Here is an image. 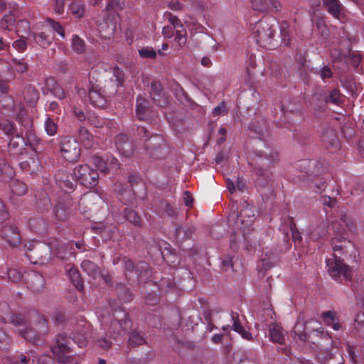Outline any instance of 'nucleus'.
<instances>
[{
    "instance_id": "1a4fd4ad",
    "label": "nucleus",
    "mask_w": 364,
    "mask_h": 364,
    "mask_svg": "<svg viewBox=\"0 0 364 364\" xmlns=\"http://www.w3.org/2000/svg\"><path fill=\"white\" fill-rule=\"evenodd\" d=\"M60 151L62 157L67 161L74 163L80 157L81 149L78 141L70 136L61 138L60 141Z\"/></svg>"
},
{
    "instance_id": "37998d69",
    "label": "nucleus",
    "mask_w": 364,
    "mask_h": 364,
    "mask_svg": "<svg viewBox=\"0 0 364 364\" xmlns=\"http://www.w3.org/2000/svg\"><path fill=\"white\" fill-rule=\"evenodd\" d=\"M88 333V327H85L82 330V333H73L72 336L68 337V339L72 338L80 347H84L87 343V334Z\"/></svg>"
},
{
    "instance_id": "774afa93",
    "label": "nucleus",
    "mask_w": 364,
    "mask_h": 364,
    "mask_svg": "<svg viewBox=\"0 0 364 364\" xmlns=\"http://www.w3.org/2000/svg\"><path fill=\"white\" fill-rule=\"evenodd\" d=\"M12 62L17 72L23 73L28 70V64L23 60L13 58Z\"/></svg>"
},
{
    "instance_id": "a19ab883",
    "label": "nucleus",
    "mask_w": 364,
    "mask_h": 364,
    "mask_svg": "<svg viewBox=\"0 0 364 364\" xmlns=\"http://www.w3.org/2000/svg\"><path fill=\"white\" fill-rule=\"evenodd\" d=\"M118 299L124 303L129 302L132 299V294L129 289L122 284H118L116 288Z\"/></svg>"
},
{
    "instance_id": "4468645a",
    "label": "nucleus",
    "mask_w": 364,
    "mask_h": 364,
    "mask_svg": "<svg viewBox=\"0 0 364 364\" xmlns=\"http://www.w3.org/2000/svg\"><path fill=\"white\" fill-rule=\"evenodd\" d=\"M0 235L11 247H16L21 241L19 230L13 224L4 225L0 230Z\"/></svg>"
},
{
    "instance_id": "4be33fe9",
    "label": "nucleus",
    "mask_w": 364,
    "mask_h": 364,
    "mask_svg": "<svg viewBox=\"0 0 364 364\" xmlns=\"http://www.w3.org/2000/svg\"><path fill=\"white\" fill-rule=\"evenodd\" d=\"M323 7L334 18L341 20L343 17V6L339 0H322Z\"/></svg>"
},
{
    "instance_id": "58836bf2",
    "label": "nucleus",
    "mask_w": 364,
    "mask_h": 364,
    "mask_svg": "<svg viewBox=\"0 0 364 364\" xmlns=\"http://www.w3.org/2000/svg\"><path fill=\"white\" fill-rule=\"evenodd\" d=\"M36 207L41 212L48 211L50 208V199L46 192H41L36 198Z\"/></svg>"
},
{
    "instance_id": "20e7f679",
    "label": "nucleus",
    "mask_w": 364,
    "mask_h": 364,
    "mask_svg": "<svg viewBox=\"0 0 364 364\" xmlns=\"http://www.w3.org/2000/svg\"><path fill=\"white\" fill-rule=\"evenodd\" d=\"M278 23L274 18H264L257 21L252 28L256 41L262 47L274 46V36L278 30Z\"/></svg>"
},
{
    "instance_id": "680f3d73",
    "label": "nucleus",
    "mask_w": 364,
    "mask_h": 364,
    "mask_svg": "<svg viewBox=\"0 0 364 364\" xmlns=\"http://www.w3.org/2000/svg\"><path fill=\"white\" fill-rule=\"evenodd\" d=\"M125 6L124 0H109V2L106 6V10L115 9L117 11H122Z\"/></svg>"
},
{
    "instance_id": "2eb2a0df",
    "label": "nucleus",
    "mask_w": 364,
    "mask_h": 364,
    "mask_svg": "<svg viewBox=\"0 0 364 364\" xmlns=\"http://www.w3.org/2000/svg\"><path fill=\"white\" fill-rule=\"evenodd\" d=\"M321 137L326 149H331V151L339 149L340 141L336 131L332 127L328 126L323 127Z\"/></svg>"
},
{
    "instance_id": "0eeeda50",
    "label": "nucleus",
    "mask_w": 364,
    "mask_h": 364,
    "mask_svg": "<svg viewBox=\"0 0 364 364\" xmlns=\"http://www.w3.org/2000/svg\"><path fill=\"white\" fill-rule=\"evenodd\" d=\"M69 339L65 334L60 333L56 336L55 344L51 346V351L55 355L56 361L60 364H68L73 360L70 354L71 350L68 346Z\"/></svg>"
},
{
    "instance_id": "473e14b6",
    "label": "nucleus",
    "mask_w": 364,
    "mask_h": 364,
    "mask_svg": "<svg viewBox=\"0 0 364 364\" xmlns=\"http://www.w3.org/2000/svg\"><path fill=\"white\" fill-rule=\"evenodd\" d=\"M69 10L76 18H81L85 14V4L82 0H71Z\"/></svg>"
},
{
    "instance_id": "e2e57ef3",
    "label": "nucleus",
    "mask_w": 364,
    "mask_h": 364,
    "mask_svg": "<svg viewBox=\"0 0 364 364\" xmlns=\"http://www.w3.org/2000/svg\"><path fill=\"white\" fill-rule=\"evenodd\" d=\"M232 328L237 333H238L241 336L247 340L251 341L252 340V333L246 330L242 325H232Z\"/></svg>"
},
{
    "instance_id": "338daca9",
    "label": "nucleus",
    "mask_w": 364,
    "mask_h": 364,
    "mask_svg": "<svg viewBox=\"0 0 364 364\" xmlns=\"http://www.w3.org/2000/svg\"><path fill=\"white\" fill-rule=\"evenodd\" d=\"M10 343V338L4 331L0 328V348L2 350L8 349Z\"/></svg>"
},
{
    "instance_id": "4d7b16f0",
    "label": "nucleus",
    "mask_w": 364,
    "mask_h": 364,
    "mask_svg": "<svg viewBox=\"0 0 364 364\" xmlns=\"http://www.w3.org/2000/svg\"><path fill=\"white\" fill-rule=\"evenodd\" d=\"M340 220L350 232H355L356 231L355 223L352 218L348 217L346 214L341 215Z\"/></svg>"
},
{
    "instance_id": "5fc2aeb1",
    "label": "nucleus",
    "mask_w": 364,
    "mask_h": 364,
    "mask_svg": "<svg viewBox=\"0 0 364 364\" xmlns=\"http://www.w3.org/2000/svg\"><path fill=\"white\" fill-rule=\"evenodd\" d=\"M326 180L324 178L314 176L311 178L312 186L316 188V192H321V191H324L326 188Z\"/></svg>"
},
{
    "instance_id": "6e6552de",
    "label": "nucleus",
    "mask_w": 364,
    "mask_h": 364,
    "mask_svg": "<svg viewBox=\"0 0 364 364\" xmlns=\"http://www.w3.org/2000/svg\"><path fill=\"white\" fill-rule=\"evenodd\" d=\"M75 181L88 188L95 187L99 182L98 172L87 164H81L73 170Z\"/></svg>"
},
{
    "instance_id": "49530a36",
    "label": "nucleus",
    "mask_w": 364,
    "mask_h": 364,
    "mask_svg": "<svg viewBox=\"0 0 364 364\" xmlns=\"http://www.w3.org/2000/svg\"><path fill=\"white\" fill-rule=\"evenodd\" d=\"M16 22L15 16L13 14H5L0 21V27L4 30H11Z\"/></svg>"
},
{
    "instance_id": "a211bd4d",
    "label": "nucleus",
    "mask_w": 364,
    "mask_h": 364,
    "mask_svg": "<svg viewBox=\"0 0 364 364\" xmlns=\"http://www.w3.org/2000/svg\"><path fill=\"white\" fill-rule=\"evenodd\" d=\"M54 178L56 184L64 191L68 192L75 188V183L73 177L69 174L67 170L64 168L58 170Z\"/></svg>"
},
{
    "instance_id": "a18cd8bd",
    "label": "nucleus",
    "mask_w": 364,
    "mask_h": 364,
    "mask_svg": "<svg viewBox=\"0 0 364 364\" xmlns=\"http://www.w3.org/2000/svg\"><path fill=\"white\" fill-rule=\"evenodd\" d=\"M11 189L14 194L23 196L27 192V186L22 181L14 180L11 183Z\"/></svg>"
},
{
    "instance_id": "c03bdc74",
    "label": "nucleus",
    "mask_w": 364,
    "mask_h": 364,
    "mask_svg": "<svg viewBox=\"0 0 364 364\" xmlns=\"http://www.w3.org/2000/svg\"><path fill=\"white\" fill-rule=\"evenodd\" d=\"M269 337L272 342L282 344L284 343V336L282 329L277 326L269 328Z\"/></svg>"
},
{
    "instance_id": "5701e85b",
    "label": "nucleus",
    "mask_w": 364,
    "mask_h": 364,
    "mask_svg": "<svg viewBox=\"0 0 364 364\" xmlns=\"http://www.w3.org/2000/svg\"><path fill=\"white\" fill-rule=\"evenodd\" d=\"M278 253L276 250L267 252L259 260L257 267L259 271H267L274 267L278 262Z\"/></svg>"
},
{
    "instance_id": "de8ad7c7",
    "label": "nucleus",
    "mask_w": 364,
    "mask_h": 364,
    "mask_svg": "<svg viewBox=\"0 0 364 364\" xmlns=\"http://www.w3.org/2000/svg\"><path fill=\"white\" fill-rule=\"evenodd\" d=\"M9 323L18 327L25 328L28 326V321L19 314L11 313L9 316Z\"/></svg>"
},
{
    "instance_id": "4c0bfd02",
    "label": "nucleus",
    "mask_w": 364,
    "mask_h": 364,
    "mask_svg": "<svg viewBox=\"0 0 364 364\" xmlns=\"http://www.w3.org/2000/svg\"><path fill=\"white\" fill-rule=\"evenodd\" d=\"M136 274L141 280L148 279L151 277L149 264L146 262H139L136 265Z\"/></svg>"
},
{
    "instance_id": "6e6d98bb",
    "label": "nucleus",
    "mask_w": 364,
    "mask_h": 364,
    "mask_svg": "<svg viewBox=\"0 0 364 364\" xmlns=\"http://www.w3.org/2000/svg\"><path fill=\"white\" fill-rule=\"evenodd\" d=\"M321 316L323 318L325 323L329 326L334 322L339 320L337 316V313L334 311H325L322 314Z\"/></svg>"
},
{
    "instance_id": "cd10ccee",
    "label": "nucleus",
    "mask_w": 364,
    "mask_h": 364,
    "mask_svg": "<svg viewBox=\"0 0 364 364\" xmlns=\"http://www.w3.org/2000/svg\"><path fill=\"white\" fill-rule=\"evenodd\" d=\"M28 284L33 291L40 293L45 288L46 281L43 275L38 272H33L30 276Z\"/></svg>"
},
{
    "instance_id": "c9c22d12",
    "label": "nucleus",
    "mask_w": 364,
    "mask_h": 364,
    "mask_svg": "<svg viewBox=\"0 0 364 364\" xmlns=\"http://www.w3.org/2000/svg\"><path fill=\"white\" fill-rule=\"evenodd\" d=\"M25 144L28 145L36 153L41 152L43 149L41 139L31 132L27 134V141Z\"/></svg>"
},
{
    "instance_id": "f704fd0d",
    "label": "nucleus",
    "mask_w": 364,
    "mask_h": 364,
    "mask_svg": "<svg viewBox=\"0 0 364 364\" xmlns=\"http://www.w3.org/2000/svg\"><path fill=\"white\" fill-rule=\"evenodd\" d=\"M123 216L133 225L139 228L141 227L142 220L135 210L129 208H125L123 211Z\"/></svg>"
},
{
    "instance_id": "8fccbe9b",
    "label": "nucleus",
    "mask_w": 364,
    "mask_h": 364,
    "mask_svg": "<svg viewBox=\"0 0 364 364\" xmlns=\"http://www.w3.org/2000/svg\"><path fill=\"white\" fill-rule=\"evenodd\" d=\"M92 161L95 167L102 173L107 174L109 171V168L107 165V161H105L102 158L98 156H94L92 158Z\"/></svg>"
},
{
    "instance_id": "c756f323",
    "label": "nucleus",
    "mask_w": 364,
    "mask_h": 364,
    "mask_svg": "<svg viewBox=\"0 0 364 364\" xmlns=\"http://www.w3.org/2000/svg\"><path fill=\"white\" fill-rule=\"evenodd\" d=\"M23 95L27 105L33 107L39 98V92L31 85H27L24 87Z\"/></svg>"
},
{
    "instance_id": "7c9ffc66",
    "label": "nucleus",
    "mask_w": 364,
    "mask_h": 364,
    "mask_svg": "<svg viewBox=\"0 0 364 364\" xmlns=\"http://www.w3.org/2000/svg\"><path fill=\"white\" fill-rule=\"evenodd\" d=\"M250 129L257 134L259 137H263L267 132V123L262 118H255L250 122Z\"/></svg>"
},
{
    "instance_id": "f257e3e1",
    "label": "nucleus",
    "mask_w": 364,
    "mask_h": 364,
    "mask_svg": "<svg viewBox=\"0 0 364 364\" xmlns=\"http://www.w3.org/2000/svg\"><path fill=\"white\" fill-rule=\"evenodd\" d=\"M255 157L251 163L252 177L255 185L260 188L270 186L272 173L271 166L278 161V153L269 150V152L257 150Z\"/></svg>"
},
{
    "instance_id": "864d4df0",
    "label": "nucleus",
    "mask_w": 364,
    "mask_h": 364,
    "mask_svg": "<svg viewBox=\"0 0 364 364\" xmlns=\"http://www.w3.org/2000/svg\"><path fill=\"white\" fill-rule=\"evenodd\" d=\"M34 38L36 43L43 48L48 47L52 42V39L44 32H41L38 34L35 35Z\"/></svg>"
},
{
    "instance_id": "e433bc0d",
    "label": "nucleus",
    "mask_w": 364,
    "mask_h": 364,
    "mask_svg": "<svg viewBox=\"0 0 364 364\" xmlns=\"http://www.w3.org/2000/svg\"><path fill=\"white\" fill-rule=\"evenodd\" d=\"M14 77L11 65L4 60H0V81H9Z\"/></svg>"
},
{
    "instance_id": "bf43d9fd",
    "label": "nucleus",
    "mask_w": 364,
    "mask_h": 364,
    "mask_svg": "<svg viewBox=\"0 0 364 364\" xmlns=\"http://www.w3.org/2000/svg\"><path fill=\"white\" fill-rule=\"evenodd\" d=\"M139 54L142 58L154 59L156 57V51L150 47H143L139 49Z\"/></svg>"
},
{
    "instance_id": "f3484780",
    "label": "nucleus",
    "mask_w": 364,
    "mask_h": 364,
    "mask_svg": "<svg viewBox=\"0 0 364 364\" xmlns=\"http://www.w3.org/2000/svg\"><path fill=\"white\" fill-rule=\"evenodd\" d=\"M113 73L115 79L111 80L110 82L102 88L104 93L107 95V99L116 95L118 92L117 88L123 85L124 74L122 70L119 68H114Z\"/></svg>"
},
{
    "instance_id": "ea45409f",
    "label": "nucleus",
    "mask_w": 364,
    "mask_h": 364,
    "mask_svg": "<svg viewBox=\"0 0 364 364\" xmlns=\"http://www.w3.org/2000/svg\"><path fill=\"white\" fill-rule=\"evenodd\" d=\"M328 235L331 236V232L328 230V226H326L324 223L319 224L311 232V237L313 240H318Z\"/></svg>"
},
{
    "instance_id": "052dcab7",
    "label": "nucleus",
    "mask_w": 364,
    "mask_h": 364,
    "mask_svg": "<svg viewBox=\"0 0 364 364\" xmlns=\"http://www.w3.org/2000/svg\"><path fill=\"white\" fill-rule=\"evenodd\" d=\"M53 82V86L50 88V91L53 93V95L59 100H63L65 97V91L64 90L58 85L53 80H51Z\"/></svg>"
},
{
    "instance_id": "0e129e2a",
    "label": "nucleus",
    "mask_w": 364,
    "mask_h": 364,
    "mask_svg": "<svg viewBox=\"0 0 364 364\" xmlns=\"http://www.w3.org/2000/svg\"><path fill=\"white\" fill-rule=\"evenodd\" d=\"M128 182L132 188V191L135 194L138 193V191L134 189L135 186H139L144 187V184L141 178L138 175H130L128 178Z\"/></svg>"
},
{
    "instance_id": "c85d7f7f",
    "label": "nucleus",
    "mask_w": 364,
    "mask_h": 364,
    "mask_svg": "<svg viewBox=\"0 0 364 364\" xmlns=\"http://www.w3.org/2000/svg\"><path fill=\"white\" fill-rule=\"evenodd\" d=\"M78 134L80 140L85 149H90L94 148L95 145V138L85 127H80Z\"/></svg>"
},
{
    "instance_id": "412c9836",
    "label": "nucleus",
    "mask_w": 364,
    "mask_h": 364,
    "mask_svg": "<svg viewBox=\"0 0 364 364\" xmlns=\"http://www.w3.org/2000/svg\"><path fill=\"white\" fill-rule=\"evenodd\" d=\"M88 97L92 104L95 107H102L107 102V95L104 93L102 87L97 85H92L88 90Z\"/></svg>"
},
{
    "instance_id": "f8f14e48",
    "label": "nucleus",
    "mask_w": 364,
    "mask_h": 364,
    "mask_svg": "<svg viewBox=\"0 0 364 364\" xmlns=\"http://www.w3.org/2000/svg\"><path fill=\"white\" fill-rule=\"evenodd\" d=\"M27 248L29 252L26 254L32 262L44 264L50 259V250L47 245L41 243H37L35 245L30 244Z\"/></svg>"
},
{
    "instance_id": "6ab92c4d",
    "label": "nucleus",
    "mask_w": 364,
    "mask_h": 364,
    "mask_svg": "<svg viewBox=\"0 0 364 364\" xmlns=\"http://www.w3.org/2000/svg\"><path fill=\"white\" fill-rule=\"evenodd\" d=\"M150 96L154 104L159 107H165L168 102L163 93V87L159 81L153 80L150 85Z\"/></svg>"
},
{
    "instance_id": "a878e982",
    "label": "nucleus",
    "mask_w": 364,
    "mask_h": 364,
    "mask_svg": "<svg viewBox=\"0 0 364 364\" xmlns=\"http://www.w3.org/2000/svg\"><path fill=\"white\" fill-rule=\"evenodd\" d=\"M68 200L69 197L67 196L61 200H59L54 207V215L59 220H65L70 213Z\"/></svg>"
},
{
    "instance_id": "39448f33",
    "label": "nucleus",
    "mask_w": 364,
    "mask_h": 364,
    "mask_svg": "<svg viewBox=\"0 0 364 364\" xmlns=\"http://www.w3.org/2000/svg\"><path fill=\"white\" fill-rule=\"evenodd\" d=\"M333 258H328L326 260L328 267V272L330 276L336 281L342 282L343 279L346 282L352 280V268L343 262L344 258H341V255L334 253Z\"/></svg>"
},
{
    "instance_id": "b1692460",
    "label": "nucleus",
    "mask_w": 364,
    "mask_h": 364,
    "mask_svg": "<svg viewBox=\"0 0 364 364\" xmlns=\"http://www.w3.org/2000/svg\"><path fill=\"white\" fill-rule=\"evenodd\" d=\"M175 239L178 244H182L191 239L196 231L193 226H183L177 224H175Z\"/></svg>"
},
{
    "instance_id": "9d476101",
    "label": "nucleus",
    "mask_w": 364,
    "mask_h": 364,
    "mask_svg": "<svg viewBox=\"0 0 364 364\" xmlns=\"http://www.w3.org/2000/svg\"><path fill=\"white\" fill-rule=\"evenodd\" d=\"M115 144L119 152L125 157L131 156L134 151L139 153L141 151V142L136 132L132 141H130L127 134H118L116 136Z\"/></svg>"
},
{
    "instance_id": "f03ea898",
    "label": "nucleus",
    "mask_w": 364,
    "mask_h": 364,
    "mask_svg": "<svg viewBox=\"0 0 364 364\" xmlns=\"http://www.w3.org/2000/svg\"><path fill=\"white\" fill-rule=\"evenodd\" d=\"M328 230L330 232H333V235L331 236V243L333 251H343L346 259H347V255L350 253L349 257H353V262H356L355 257L358 250H355L350 241L347 240V232L341 220L332 222L328 225Z\"/></svg>"
},
{
    "instance_id": "79ce46f5",
    "label": "nucleus",
    "mask_w": 364,
    "mask_h": 364,
    "mask_svg": "<svg viewBox=\"0 0 364 364\" xmlns=\"http://www.w3.org/2000/svg\"><path fill=\"white\" fill-rule=\"evenodd\" d=\"M146 343V340L142 333L133 331L130 333L128 340V347L132 348Z\"/></svg>"
},
{
    "instance_id": "7ed1b4c3",
    "label": "nucleus",
    "mask_w": 364,
    "mask_h": 364,
    "mask_svg": "<svg viewBox=\"0 0 364 364\" xmlns=\"http://www.w3.org/2000/svg\"><path fill=\"white\" fill-rule=\"evenodd\" d=\"M149 131L144 127H137L136 134L141 142V151L149 157L160 159L164 156L165 146L164 139L159 134H154L149 136Z\"/></svg>"
},
{
    "instance_id": "3c124183",
    "label": "nucleus",
    "mask_w": 364,
    "mask_h": 364,
    "mask_svg": "<svg viewBox=\"0 0 364 364\" xmlns=\"http://www.w3.org/2000/svg\"><path fill=\"white\" fill-rule=\"evenodd\" d=\"M280 36L282 43L284 46L289 47L291 45V37L289 34V29L286 23H282L280 26Z\"/></svg>"
},
{
    "instance_id": "2f4dec72",
    "label": "nucleus",
    "mask_w": 364,
    "mask_h": 364,
    "mask_svg": "<svg viewBox=\"0 0 364 364\" xmlns=\"http://www.w3.org/2000/svg\"><path fill=\"white\" fill-rule=\"evenodd\" d=\"M81 267L93 279H96L100 275L99 267L89 259H85L81 264Z\"/></svg>"
},
{
    "instance_id": "dca6fc26",
    "label": "nucleus",
    "mask_w": 364,
    "mask_h": 364,
    "mask_svg": "<svg viewBox=\"0 0 364 364\" xmlns=\"http://www.w3.org/2000/svg\"><path fill=\"white\" fill-rule=\"evenodd\" d=\"M113 321L111 323V328L116 333H119L122 331L126 329L130 323V321L127 318V313L119 308L115 309L112 314Z\"/></svg>"
},
{
    "instance_id": "393cba45",
    "label": "nucleus",
    "mask_w": 364,
    "mask_h": 364,
    "mask_svg": "<svg viewBox=\"0 0 364 364\" xmlns=\"http://www.w3.org/2000/svg\"><path fill=\"white\" fill-rule=\"evenodd\" d=\"M150 112L151 107L149 101L144 97L139 96L136 102V114L138 119L145 120Z\"/></svg>"
},
{
    "instance_id": "bb28decb",
    "label": "nucleus",
    "mask_w": 364,
    "mask_h": 364,
    "mask_svg": "<svg viewBox=\"0 0 364 364\" xmlns=\"http://www.w3.org/2000/svg\"><path fill=\"white\" fill-rule=\"evenodd\" d=\"M65 269L71 282L78 291H82L84 289L83 279L78 269L70 264H67Z\"/></svg>"
},
{
    "instance_id": "69168bd1",
    "label": "nucleus",
    "mask_w": 364,
    "mask_h": 364,
    "mask_svg": "<svg viewBox=\"0 0 364 364\" xmlns=\"http://www.w3.org/2000/svg\"><path fill=\"white\" fill-rule=\"evenodd\" d=\"M25 143L26 142L23 136H21L19 134H16L10 139L9 147L11 150L13 149L18 148L20 145Z\"/></svg>"
},
{
    "instance_id": "ddd939ff",
    "label": "nucleus",
    "mask_w": 364,
    "mask_h": 364,
    "mask_svg": "<svg viewBox=\"0 0 364 364\" xmlns=\"http://www.w3.org/2000/svg\"><path fill=\"white\" fill-rule=\"evenodd\" d=\"M255 220V210L252 207L246 205L245 207L240 210L237 218V223L241 224V230L245 235L249 234L252 230V225Z\"/></svg>"
},
{
    "instance_id": "423d86ee",
    "label": "nucleus",
    "mask_w": 364,
    "mask_h": 364,
    "mask_svg": "<svg viewBox=\"0 0 364 364\" xmlns=\"http://www.w3.org/2000/svg\"><path fill=\"white\" fill-rule=\"evenodd\" d=\"M48 325L47 321L41 317L34 327L26 326L18 329L20 336L33 343V345H42L45 341V336L48 333Z\"/></svg>"
},
{
    "instance_id": "603ef678",
    "label": "nucleus",
    "mask_w": 364,
    "mask_h": 364,
    "mask_svg": "<svg viewBox=\"0 0 364 364\" xmlns=\"http://www.w3.org/2000/svg\"><path fill=\"white\" fill-rule=\"evenodd\" d=\"M305 325L306 323L304 322L301 324V326H299V323H297L292 331V333L295 335V336H298V338L302 341H306L310 338L309 334L303 332L305 329Z\"/></svg>"
},
{
    "instance_id": "aec40b11",
    "label": "nucleus",
    "mask_w": 364,
    "mask_h": 364,
    "mask_svg": "<svg viewBox=\"0 0 364 364\" xmlns=\"http://www.w3.org/2000/svg\"><path fill=\"white\" fill-rule=\"evenodd\" d=\"M251 4L254 10L260 12L276 13L282 7L278 0H251Z\"/></svg>"
},
{
    "instance_id": "09e8293b",
    "label": "nucleus",
    "mask_w": 364,
    "mask_h": 364,
    "mask_svg": "<svg viewBox=\"0 0 364 364\" xmlns=\"http://www.w3.org/2000/svg\"><path fill=\"white\" fill-rule=\"evenodd\" d=\"M71 46L73 50L77 54H82L85 50V41L77 35L73 36Z\"/></svg>"
},
{
    "instance_id": "13d9d810",
    "label": "nucleus",
    "mask_w": 364,
    "mask_h": 364,
    "mask_svg": "<svg viewBox=\"0 0 364 364\" xmlns=\"http://www.w3.org/2000/svg\"><path fill=\"white\" fill-rule=\"evenodd\" d=\"M57 124L54 120L48 117L45 122V129L47 134L50 136H53L57 133Z\"/></svg>"
},
{
    "instance_id": "72a5a7b5",
    "label": "nucleus",
    "mask_w": 364,
    "mask_h": 364,
    "mask_svg": "<svg viewBox=\"0 0 364 364\" xmlns=\"http://www.w3.org/2000/svg\"><path fill=\"white\" fill-rule=\"evenodd\" d=\"M324 102L326 104H333L336 105H341L344 102L343 96L340 92L339 89L333 88L329 93L325 96Z\"/></svg>"
},
{
    "instance_id": "9b49d317",
    "label": "nucleus",
    "mask_w": 364,
    "mask_h": 364,
    "mask_svg": "<svg viewBox=\"0 0 364 364\" xmlns=\"http://www.w3.org/2000/svg\"><path fill=\"white\" fill-rule=\"evenodd\" d=\"M80 205H83L87 208V211L90 212L92 217L98 215L105 216L107 212V204L100 196L96 194L86 196L81 198Z\"/></svg>"
}]
</instances>
